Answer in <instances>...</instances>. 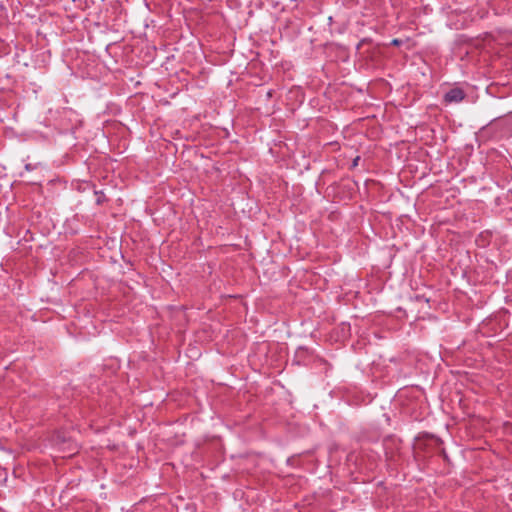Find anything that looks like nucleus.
Instances as JSON below:
<instances>
[{
    "label": "nucleus",
    "mask_w": 512,
    "mask_h": 512,
    "mask_svg": "<svg viewBox=\"0 0 512 512\" xmlns=\"http://www.w3.org/2000/svg\"><path fill=\"white\" fill-rule=\"evenodd\" d=\"M464 99V92L459 88H454L445 94L447 102H460Z\"/></svg>",
    "instance_id": "f257e3e1"
},
{
    "label": "nucleus",
    "mask_w": 512,
    "mask_h": 512,
    "mask_svg": "<svg viewBox=\"0 0 512 512\" xmlns=\"http://www.w3.org/2000/svg\"><path fill=\"white\" fill-rule=\"evenodd\" d=\"M360 160V157H356L354 160H353V167L357 166L358 165V161Z\"/></svg>",
    "instance_id": "f03ea898"
},
{
    "label": "nucleus",
    "mask_w": 512,
    "mask_h": 512,
    "mask_svg": "<svg viewBox=\"0 0 512 512\" xmlns=\"http://www.w3.org/2000/svg\"><path fill=\"white\" fill-rule=\"evenodd\" d=\"M392 44H393V45H399V40H398V39H394V40L392 41Z\"/></svg>",
    "instance_id": "7ed1b4c3"
}]
</instances>
